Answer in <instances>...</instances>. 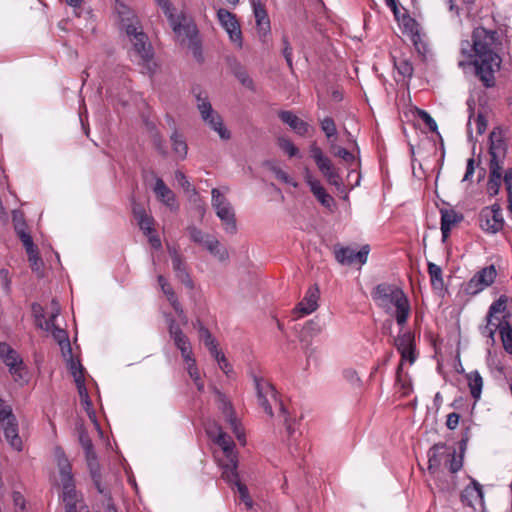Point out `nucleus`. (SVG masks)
Masks as SVG:
<instances>
[{
	"mask_svg": "<svg viewBox=\"0 0 512 512\" xmlns=\"http://www.w3.org/2000/svg\"><path fill=\"white\" fill-rule=\"evenodd\" d=\"M163 5L164 14L167 17L173 32L182 42L187 40L188 48L191 51L195 61L200 64L203 63L205 58L196 25L185 15L174 14L173 8H169L167 3H163Z\"/></svg>",
	"mask_w": 512,
	"mask_h": 512,
	"instance_id": "4",
	"label": "nucleus"
},
{
	"mask_svg": "<svg viewBox=\"0 0 512 512\" xmlns=\"http://www.w3.org/2000/svg\"><path fill=\"white\" fill-rule=\"evenodd\" d=\"M482 488L478 483L474 482L473 486H468L464 489L461 494L462 501L471 502L469 498H482Z\"/></svg>",
	"mask_w": 512,
	"mask_h": 512,
	"instance_id": "47",
	"label": "nucleus"
},
{
	"mask_svg": "<svg viewBox=\"0 0 512 512\" xmlns=\"http://www.w3.org/2000/svg\"><path fill=\"white\" fill-rule=\"evenodd\" d=\"M170 139L174 153L180 159H184L187 155L188 147L182 135H180L177 130H174L170 136Z\"/></svg>",
	"mask_w": 512,
	"mask_h": 512,
	"instance_id": "38",
	"label": "nucleus"
},
{
	"mask_svg": "<svg viewBox=\"0 0 512 512\" xmlns=\"http://www.w3.org/2000/svg\"><path fill=\"white\" fill-rule=\"evenodd\" d=\"M321 130L324 132L328 141H336L337 127L332 117H325L320 121Z\"/></svg>",
	"mask_w": 512,
	"mask_h": 512,
	"instance_id": "43",
	"label": "nucleus"
},
{
	"mask_svg": "<svg viewBox=\"0 0 512 512\" xmlns=\"http://www.w3.org/2000/svg\"><path fill=\"white\" fill-rule=\"evenodd\" d=\"M207 435L222 449L228 461H234L237 457L234 448L235 443L233 439L222 428L216 424H210L206 427Z\"/></svg>",
	"mask_w": 512,
	"mask_h": 512,
	"instance_id": "15",
	"label": "nucleus"
},
{
	"mask_svg": "<svg viewBox=\"0 0 512 512\" xmlns=\"http://www.w3.org/2000/svg\"><path fill=\"white\" fill-rule=\"evenodd\" d=\"M474 124L476 126V131L478 134H483L486 129H487V121L485 119V117L482 115V114H479L475 119H474Z\"/></svg>",
	"mask_w": 512,
	"mask_h": 512,
	"instance_id": "64",
	"label": "nucleus"
},
{
	"mask_svg": "<svg viewBox=\"0 0 512 512\" xmlns=\"http://www.w3.org/2000/svg\"><path fill=\"white\" fill-rule=\"evenodd\" d=\"M506 296H500L496 301H494L489 307L488 314L490 317H496V314L502 313L506 309Z\"/></svg>",
	"mask_w": 512,
	"mask_h": 512,
	"instance_id": "50",
	"label": "nucleus"
},
{
	"mask_svg": "<svg viewBox=\"0 0 512 512\" xmlns=\"http://www.w3.org/2000/svg\"><path fill=\"white\" fill-rule=\"evenodd\" d=\"M217 19L221 27L226 31L230 41L238 48L243 47V36L240 23L235 14L226 9H219L217 11Z\"/></svg>",
	"mask_w": 512,
	"mask_h": 512,
	"instance_id": "11",
	"label": "nucleus"
},
{
	"mask_svg": "<svg viewBox=\"0 0 512 512\" xmlns=\"http://www.w3.org/2000/svg\"><path fill=\"white\" fill-rule=\"evenodd\" d=\"M304 179L307 185L310 187L312 194L315 198L326 208H331L334 204V199L329 195L321 182L314 178L308 168L304 171Z\"/></svg>",
	"mask_w": 512,
	"mask_h": 512,
	"instance_id": "22",
	"label": "nucleus"
},
{
	"mask_svg": "<svg viewBox=\"0 0 512 512\" xmlns=\"http://www.w3.org/2000/svg\"><path fill=\"white\" fill-rule=\"evenodd\" d=\"M503 223L499 206L493 205L491 208H486L482 211L480 220L482 230L494 234L502 229Z\"/></svg>",
	"mask_w": 512,
	"mask_h": 512,
	"instance_id": "20",
	"label": "nucleus"
},
{
	"mask_svg": "<svg viewBox=\"0 0 512 512\" xmlns=\"http://www.w3.org/2000/svg\"><path fill=\"white\" fill-rule=\"evenodd\" d=\"M236 487H237V491L239 493L241 501L244 502V504L246 505L247 508H251L253 502L249 496L247 487L244 484H242L240 481H236Z\"/></svg>",
	"mask_w": 512,
	"mask_h": 512,
	"instance_id": "55",
	"label": "nucleus"
},
{
	"mask_svg": "<svg viewBox=\"0 0 512 512\" xmlns=\"http://www.w3.org/2000/svg\"><path fill=\"white\" fill-rule=\"evenodd\" d=\"M2 360L5 363V365L9 367V371L14 377L15 381H25L23 361L20 355L15 350H13L12 353H9Z\"/></svg>",
	"mask_w": 512,
	"mask_h": 512,
	"instance_id": "29",
	"label": "nucleus"
},
{
	"mask_svg": "<svg viewBox=\"0 0 512 512\" xmlns=\"http://www.w3.org/2000/svg\"><path fill=\"white\" fill-rule=\"evenodd\" d=\"M500 333L505 351L512 354V328L507 321L504 322Z\"/></svg>",
	"mask_w": 512,
	"mask_h": 512,
	"instance_id": "45",
	"label": "nucleus"
},
{
	"mask_svg": "<svg viewBox=\"0 0 512 512\" xmlns=\"http://www.w3.org/2000/svg\"><path fill=\"white\" fill-rule=\"evenodd\" d=\"M222 477L227 482L236 486V481H239L237 473V457H235L234 461L227 460V463L223 465Z\"/></svg>",
	"mask_w": 512,
	"mask_h": 512,
	"instance_id": "42",
	"label": "nucleus"
},
{
	"mask_svg": "<svg viewBox=\"0 0 512 512\" xmlns=\"http://www.w3.org/2000/svg\"><path fill=\"white\" fill-rule=\"evenodd\" d=\"M254 380L259 405L263 408L266 414L272 417V403H278L280 406V412L283 416L284 424L286 426V431L290 437L294 436L296 431L294 423L292 422V419L290 418L289 413L287 412L284 405L281 402H278L274 387L262 378L255 377Z\"/></svg>",
	"mask_w": 512,
	"mask_h": 512,
	"instance_id": "5",
	"label": "nucleus"
},
{
	"mask_svg": "<svg viewBox=\"0 0 512 512\" xmlns=\"http://www.w3.org/2000/svg\"><path fill=\"white\" fill-rule=\"evenodd\" d=\"M216 394V402L218 409L221 411L223 416L225 417L226 421L229 423L233 433L235 434L236 438L242 443H245V434L243 432V429L241 427L240 422L236 418L234 414V410L232 407L231 402L228 400L225 394L220 392L219 390H215Z\"/></svg>",
	"mask_w": 512,
	"mask_h": 512,
	"instance_id": "14",
	"label": "nucleus"
},
{
	"mask_svg": "<svg viewBox=\"0 0 512 512\" xmlns=\"http://www.w3.org/2000/svg\"><path fill=\"white\" fill-rule=\"evenodd\" d=\"M417 113L418 117L426 124L430 131H437V124L428 112L425 110H418Z\"/></svg>",
	"mask_w": 512,
	"mask_h": 512,
	"instance_id": "57",
	"label": "nucleus"
},
{
	"mask_svg": "<svg viewBox=\"0 0 512 512\" xmlns=\"http://www.w3.org/2000/svg\"><path fill=\"white\" fill-rule=\"evenodd\" d=\"M279 118L300 136L306 135L309 131L310 125L291 111L280 112Z\"/></svg>",
	"mask_w": 512,
	"mask_h": 512,
	"instance_id": "28",
	"label": "nucleus"
},
{
	"mask_svg": "<svg viewBox=\"0 0 512 512\" xmlns=\"http://www.w3.org/2000/svg\"><path fill=\"white\" fill-rule=\"evenodd\" d=\"M394 66L398 72V74L403 78V80H410L414 73V67L410 60L406 57H399L394 59Z\"/></svg>",
	"mask_w": 512,
	"mask_h": 512,
	"instance_id": "37",
	"label": "nucleus"
},
{
	"mask_svg": "<svg viewBox=\"0 0 512 512\" xmlns=\"http://www.w3.org/2000/svg\"><path fill=\"white\" fill-rule=\"evenodd\" d=\"M184 362L187 365V372L189 376L194 381V383H198V381H200V373L198 371L194 356L191 357V360H184Z\"/></svg>",
	"mask_w": 512,
	"mask_h": 512,
	"instance_id": "56",
	"label": "nucleus"
},
{
	"mask_svg": "<svg viewBox=\"0 0 512 512\" xmlns=\"http://www.w3.org/2000/svg\"><path fill=\"white\" fill-rule=\"evenodd\" d=\"M403 33L407 35L412 42L416 52L419 55L425 56L428 49L425 41V35L422 33L420 24L409 15H405L401 21Z\"/></svg>",
	"mask_w": 512,
	"mask_h": 512,
	"instance_id": "12",
	"label": "nucleus"
},
{
	"mask_svg": "<svg viewBox=\"0 0 512 512\" xmlns=\"http://www.w3.org/2000/svg\"><path fill=\"white\" fill-rule=\"evenodd\" d=\"M270 170L273 172V174L275 175V177L280 180L281 182L285 183V184H289L293 187H297L298 186V183L296 181H294L285 171H283L280 167L276 166V165H272L270 167Z\"/></svg>",
	"mask_w": 512,
	"mask_h": 512,
	"instance_id": "49",
	"label": "nucleus"
},
{
	"mask_svg": "<svg viewBox=\"0 0 512 512\" xmlns=\"http://www.w3.org/2000/svg\"><path fill=\"white\" fill-rule=\"evenodd\" d=\"M467 441H468L467 436H465L464 438L461 439V441L459 443V454L458 455L454 454L452 456V458L450 459V471L451 472H457L462 468L463 458H464V454H465V451L467 448Z\"/></svg>",
	"mask_w": 512,
	"mask_h": 512,
	"instance_id": "40",
	"label": "nucleus"
},
{
	"mask_svg": "<svg viewBox=\"0 0 512 512\" xmlns=\"http://www.w3.org/2000/svg\"><path fill=\"white\" fill-rule=\"evenodd\" d=\"M28 254V260L31 264V267L34 271H39L42 266V260L39 257L38 249L37 247H33L32 250L26 251Z\"/></svg>",
	"mask_w": 512,
	"mask_h": 512,
	"instance_id": "53",
	"label": "nucleus"
},
{
	"mask_svg": "<svg viewBox=\"0 0 512 512\" xmlns=\"http://www.w3.org/2000/svg\"><path fill=\"white\" fill-rule=\"evenodd\" d=\"M496 275L497 272L494 265L484 267L469 281L468 291L472 294H476L484 290L494 282Z\"/></svg>",
	"mask_w": 512,
	"mask_h": 512,
	"instance_id": "21",
	"label": "nucleus"
},
{
	"mask_svg": "<svg viewBox=\"0 0 512 512\" xmlns=\"http://www.w3.org/2000/svg\"><path fill=\"white\" fill-rule=\"evenodd\" d=\"M234 74L243 86L250 90L254 89L253 80L243 68L239 67L237 70H235Z\"/></svg>",
	"mask_w": 512,
	"mask_h": 512,
	"instance_id": "52",
	"label": "nucleus"
},
{
	"mask_svg": "<svg viewBox=\"0 0 512 512\" xmlns=\"http://www.w3.org/2000/svg\"><path fill=\"white\" fill-rule=\"evenodd\" d=\"M55 459L59 469L60 482L63 483L74 480L71 464L64 451L59 447L55 449Z\"/></svg>",
	"mask_w": 512,
	"mask_h": 512,
	"instance_id": "31",
	"label": "nucleus"
},
{
	"mask_svg": "<svg viewBox=\"0 0 512 512\" xmlns=\"http://www.w3.org/2000/svg\"><path fill=\"white\" fill-rule=\"evenodd\" d=\"M448 468V447L445 444H435L428 452V472L435 486L440 492L445 493L446 470Z\"/></svg>",
	"mask_w": 512,
	"mask_h": 512,
	"instance_id": "6",
	"label": "nucleus"
},
{
	"mask_svg": "<svg viewBox=\"0 0 512 512\" xmlns=\"http://www.w3.org/2000/svg\"><path fill=\"white\" fill-rule=\"evenodd\" d=\"M18 237L23 243V246L25 247V250H32L33 247H36L33 243V239L31 235L27 231H20V233H17Z\"/></svg>",
	"mask_w": 512,
	"mask_h": 512,
	"instance_id": "61",
	"label": "nucleus"
},
{
	"mask_svg": "<svg viewBox=\"0 0 512 512\" xmlns=\"http://www.w3.org/2000/svg\"><path fill=\"white\" fill-rule=\"evenodd\" d=\"M0 425L9 445L14 450L21 451L23 443L19 436L18 422L11 406L0 407Z\"/></svg>",
	"mask_w": 512,
	"mask_h": 512,
	"instance_id": "9",
	"label": "nucleus"
},
{
	"mask_svg": "<svg viewBox=\"0 0 512 512\" xmlns=\"http://www.w3.org/2000/svg\"><path fill=\"white\" fill-rule=\"evenodd\" d=\"M474 65L476 75L486 87L495 85V73L500 70L502 59L500 52L503 43L495 30L477 27L473 31Z\"/></svg>",
	"mask_w": 512,
	"mask_h": 512,
	"instance_id": "1",
	"label": "nucleus"
},
{
	"mask_svg": "<svg viewBox=\"0 0 512 512\" xmlns=\"http://www.w3.org/2000/svg\"><path fill=\"white\" fill-rule=\"evenodd\" d=\"M76 385H77V389H78V392H79V395H80V398H81V402L88 409L91 406V401L89 399V395H88L87 389L85 387V383H84V381H82V382H80V383H78Z\"/></svg>",
	"mask_w": 512,
	"mask_h": 512,
	"instance_id": "60",
	"label": "nucleus"
},
{
	"mask_svg": "<svg viewBox=\"0 0 512 512\" xmlns=\"http://www.w3.org/2000/svg\"><path fill=\"white\" fill-rule=\"evenodd\" d=\"M91 476L98 492L100 494H104L105 496L108 495L105 487L101 483L100 473L97 470L91 469Z\"/></svg>",
	"mask_w": 512,
	"mask_h": 512,
	"instance_id": "62",
	"label": "nucleus"
},
{
	"mask_svg": "<svg viewBox=\"0 0 512 512\" xmlns=\"http://www.w3.org/2000/svg\"><path fill=\"white\" fill-rule=\"evenodd\" d=\"M394 345L401 354V363L397 368V379H400V373L404 362L413 364L417 358L415 352V338L410 331L401 332L394 338Z\"/></svg>",
	"mask_w": 512,
	"mask_h": 512,
	"instance_id": "10",
	"label": "nucleus"
},
{
	"mask_svg": "<svg viewBox=\"0 0 512 512\" xmlns=\"http://www.w3.org/2000/svg\"><path fill=\"white\" fill-rule=\"evenodd\" d=\"M329 150L335 157L342 159L349 167L354 166L357 162L356 156L346 148L338 146L335 140L329 142Z\"/></svg>",
	"mask_w": 512,
	"mask_h": 512,
	"instance_id": "35",
	"label": "nucleus"
},
{
	"mask_svg": "<svg viewBox=\"0 0 512 512\" xmlns=\"http://www.w3.org/2000/svg\"><path fill=\"white\" fill-rule=\"evenodd\" d=\"M489 153L491 156L490 164L504 166V160L507 153V144L504 131L501 128H494L490 133Z\"/></svg>",
	"mask_w": 512,
	"mask_h": 512,
	"instance_id": "18",
	"label": "nucleus"
},
{
	"mask_svg": "<svg viewBox=\"0 0 512 512\" xmlns=\"http://www.w3.org/2000/svg\"><path fill=\"white\" fill-rule=\"evenodd\" d=\"M79 440H80L82 447L84 448V450L86 452L87 457L88 458H90L92 456L94 457L93 444H92L90 437L86 433H81Z\"/></svg>",
	"mask_w": 512,
	"mask_h": 512,
	"instance_id": "58",
	"label": "nucleus"
},
{
	"mask_svg": "<svg viewBox=\"0 0 512 512\" xmlns=\"http://www.w3.org/2000/svg\"><path fill=\"white\" fill-rule=\"evenodd\" d=\"M62 500L66 512H89L81 494L76 490L74 480L61 483Z\"/></svg>",
	"mask_w": 512,
	"mask_h": 512,
	"instance_id": "17",
	"label": "nucleus"
},
{
	"mask_svg": "<svg viewBox=\"0 0 512 512\" xmlns=\"http://www.w3.org/2000/svg\"><path fill=\"white\" fill-rule=\"evenodd\" d=\"M153 191L158 200L163 202L170 209H177L175 203V194L173 191L164 183L161 178H156Z\"/></svg>",
	"mask_w": 512,
	"mask_h": 512,
	"instance_id": "27",
	"label": "nucleus"
},
{
	"mask_svg": "<svg viewBox=\"0 0 512 512\" xmlns=\"http://www.w3.org/2000/svg\"><path fill=\"white\" fill-rule=\"evenodd\" d=\"M199 335L200 339L204 342L205 346L209 349V351L216 352L217 342L215 338H213L210 331L201 323L199 325Z\"/></svg>",
	"mask_w": 512,
	"mask_h": 512,
	"instance_id": "44",
	"label": "nucleus"
},
{
	"mask_svg": "<svg viewBox=\"0 0 512 512\" xmlns=\"http://www.w3.org/2000/svg\"><path fill=\"white\" fill-rule=\"evenodd\" d=\"M175 179L184 190L189 191L191 189V184L183 172L176 171Z\"/></svg>",
	"mask_w": 512,
	"mask_h": 512,
	"instance_id": "63",
	"label": "nucleus"
},
{
	"mask_svg": "<svg viewBox=\"0 0 512 512\" xmlns=\"http://www.w3.org/2000/svg\"><path fill=\"white\" fill-rule=\"evenodd\" d=\"M197 109L200 112L202 120L213 130L222 140L231 138L230 131L223 123L222 117L212 108L206 93L199 92L196 94Z\"/></svg>",
	"mask_w": 512,
	"mask_h": 512,
	"instance_id": "7",
	"label": "nucleus"
},
{
	"mask_svg": "<svg viewBox=\"0 0 512 512\" xmlns=\"http://www.w3.org/2000/svg\"><path fill=\"white\" fill-rule=\"evenodd\" d=\"M216 215L224 225L225 231L230 234H234L237 231L236 218L231 203L228 202L225 205L215 209Z\"/></svg>",
	"mask_w": 512,
	"mask_h": 512,
	"instance_id": "26",
	"label": "nucleus"
},
{
	"mask_svg": "<svg viewBox=\"0 0 512 512\" xmlns=\"http://www.w3.org/2000/svg\"><path fill=\"white\" fill-rule=\"evenodd\" d=\"M428 273L430 276V282L434 291L438 293L440 297H444L445 287L442 268L432 262L428 263Z\"/></svg>",
	"mask_w": 512,
	"mask_h": 512,
	"instance_id": "32",
	"label": "nucleus"
},
{
	"mask_svg": "<svg viewBox=\"0 0 512 512\" xmlns=\"http://www.w3.org/2000/svg\"><path fill=\"white\" fill-rule=\"evenodd\" d=\"M49 331L51 332L54 340L60 345L63 355H65L66 350L68 354L71 355V345L67 332L56 325L51 326Z\"/></svg>",
	"mask_w": 512,
	"mask_h": 512,
	"instance_id": "36",
	"label": "nucleus"
},
{
	"mask_svg": "<svg viewBox=\"0 0 512 512\" xmlns=\"http://www.w3.org/2000/svg\"><path fill=\"white\" fill-rule=\"evenodd\" d=\"M69 369L74 377L76 384L84 381L83 367L79 361H75L74 359L70 358Z\"/></svg>",
	"mask_w": 512,
	"mask_h": 512,
	"instance_id": "51",
	"label": "nucleus"
},
{
	"mask_svg": "<svg viewBox=\"0 0 512 512\" xmlns=\"http://www.w3.org/2000/svg\"><path fill=\"white\" fill-rule=\"evenodd\" d=\"M282 42H283V45H284L283 56H284V58H285V60L287 62V65L289 66V68L292 69V67H293L292 47L290 46L289 41H288L286 36H284L282 38Z\"/></svg>",
	"mask_w": 512,
	"mask_h": 512,
	"instance_id": "59",
	"label": "nucleus"
},
{
	"mask_svg": "<svg viewBox=\"0 0 512 512\" xmlns=\"http://www.w3.org/2000/svg\"><path fill=\"white\" fill-rule=\"evenodd\" d=\"M256 27L260 36H266L270 30V20L262 0H250Z\"/></svg>",
	"mask_w": 512,
	"mask_h": 512,
	"instance_id": "23",
	"label": "nucleus"
},
{
	"mask_svg": "<svg viewBox=\"0 0 512 512\" xmlns=\"http://www.w3.org/2000/svg\"><path fill=\"white\" fill-rule=\"evenodd\" d=\"M309 152L311 158L314 160L319 172L326 179V181L340 189L343 186V181L340 175V170L337 168L332 160L325 155L322 148L316 142L309 145Z\"/></svg>",
	"mask_w": 512,
	"mask_h": 512,
	"instance_id": "8",
	"label": "nucleus"
},
{
	"mask_svg": "<svg viewBox=\"0 0 512 512\" xmlns=\"http://www.w3.org/2000/svg\"><path fill=\"white\" fill-rule=\"evenodd\" d=\"M211 196H212L211 204H212V207L214 210L218 209L219 207H221L229 202L227 200V198L225 196H223L221 194L220 190L217 188L212 189Z\"/></svg>",
	"mask_w": 512,
	"mask_h": 512,
	"instance_id": "54",
	"label": "nucleus"
},
{
	"mask_svg": "<svg viewBox=\"0 0 512 512\" xmlns=\"http://www.w3.org/2000/svg\"><path fill=\"white\" fill-rule=\"evenodd\" d=\"M278 145L285 153L289 155V157H295L299 155V149L288 138H279Z\"/></svg>",
	"mask_w": 512,
	"mask_h": 512,
	"instance_id": "48",
	"label": "nucleus"
},
{
	"mask_svg": "<svg viewBox=\"0 0 512 512\" xmlns=\"http://www.w3.org/2000/svg\"><path fill=\"white\" fill-rule=\"evenodd\" d=\"M115 10L118 14L120 29L125 32L132 45L129 51L130 59L148 73H153L155 68L153 48L137 15L119 1L116 2Z\"/></svg>",
	"mask_w": 512,
	"mask_h": 512,
	"instance_id": "2",
	"label": "nucleus"
},
{
	"mask_svg": "<svg viewBox=\"0 0 512 512\" xmlns=\"http://www.w3.org/2000/svg\"><path fill=\"white\" fill-rule=\"evenodd\" d=\"M190 239L200 245H203L211 254L223 261L228 258V253L220 247V242L213 236L205 234L195 226L187 228Z\"/></svg>",
	"mask_w": 512,
	"mask_h": 512,
	"instance_id": "13",
	"label": "nucleus"
},
{
	"mask_svg": "<svg viewBox=\"0 0 512 512\" xmlns=\"http://www.w3.org/2000/svg\"><path fill=\"white\" fill-rule=\"evenodd\" d=\"M369 252V245L362 246L359 251L349 247H335L334 250L336 260L342 265H363L367 262Z\"/></svg>",
	"mask_w": 512,
	"mask_h": 512,
	"instance_id": "19",
	"label": "nucleus"
},
{
	"mask_svg": "<svg viewBox=\"0 0 512 512\" xmlns=\"http://www.w3.org/2000/svg\"><path fill=\"white\" fill-rule=\"evenodd\" d=\"M467 378L472 397L476 400L479 399L481 396L483 386L482 377L477 371H474L468 374Z\"/></svg>",
	"mask_w": 512,
	"mask_h": 512,
	"instance_id": "41",
	"label": "nucleus"
},
{
	"mask_svg": "<svg viewBox=\"0 0 512 512\" xmlns=\"http://www.w3.org/2000/svg\"><path fill=\"white\" fill-rule=\"evenodd\" d=\"M133 214L137 224L145 235H150L152 232H154V219L152 216L145 212L143 207L135 205L133 207Z\"/></svg>",
	"mask_w": 512,
	"mask_h": 512,
	"instance_id": "33",
	"label": "nucleus"
},
{
	"mask_svg": "<svg viewBox=\"0 0 512 512\" xmlns=\"http://www.w3.org/2000/svg\"><path fill=\"white\" fill-rule=\"evenodd\" d=\"M168 252L172 259V267L175 272V276L179 279V281H181L182 284L192 289L193 281L190 278V275L186 268V264L183 261L182 257L175 248L169 247Z\"/></svg>",
	"mask_w": 512,
	"mask_h": 512,
	"instance_id": "24",
	"label": "nucleus"
},
{
	"mask_svg": "<svg viewBox=\"0 0 512 512\" xmlns=\"http://www.w3.org/2000/svg\"><path fill=\"white\" fill-rule=\"evenodd\" d=\"M319 289L316 285L310 286L304 298L294 309L300 316L309 315L318 308Z\"/></svg>",
	"mask_w": 512,
	"mask_h": 512,
	"instance_id": "25",
	"label": "nucleus"
},
{
	"mask_svg": "<svg viewBox=\"0 0 512 512\" xmlns=\"http://www.w3.org/2000/svg\"><path fill=\"white\" fill-rule=\"evenodd\" d=\"M167 323L169 335L176 348L180 351L183 360H191L193 351L189 338L184 334L179 325H177L173 317L167 316Z\"/></svg>",
	"mask_w": 512,
	"mask_h": 512,
	"instance_id": "16",
	"label": "nucleus"
},
{
	"mask_svg": "<svg viewBox=\"0 0 512 512\" xmlns=\"http://www.w3.org/2000/svg\"><path fill=\"white\" fill-rule=\"evenodd\" d=\"M375 304L396 320L402 328L407 323L411 308L404 291L394 284L380 283L371 292Z\"/></svg>",
	"mask_w": 512,
	"mask_h": 512,
	"instance_id": "3",
	"label": "nucleus"
},
{
	"mask_svg": "<svg viewBox=\"0 0 512 512\" xmlns=\"http://www.w3.org/2000/svg\"><path fill=\"white\" fill-rule=\"evenodd\" d=\"M487 324L483 327H481V334L484 337L491 338L494 340V334L497 331L498 328L500 330L502 327H504V323L498 318V317H490L489 315L486 316Z\"/></svg>",
	"mask_w": 512,
	"mask_h": 512,
	"instance_id": "39",
	"label": "nucleus"
},
{
	"mask_svg": "<svg viewBox=\"0 0 512 512\" xmlns=\"http://www.w3.org/2000/svg\"><path fill=\"white\" fill-rule=\"evenodd\" d=\"M52 306V312L49 316V319L45 320L44 322L39 323V327L44 330H50L51 326L55 325V319L60 314V306L56 300H52L51 302Z\"/></svg>",
	"mask_w": 512,
	"mask_h": 512,
	"instance_id": "46",
	"label": "nucleus"
},
{
	"mask_svg": "<svg viewBox=\"0 0 512 512\" xmlns=\"http://www.w3.org/2000/svg\"><path fill=\"white\" fill-rule=\"evenodd\" d=\"M504 166L498 164H489V179L487 182V193L495 196L499 193L502 183V170Z\"/></svg>",
	"mask_w": 512,
	"mask_h": 512,
	"instance_id": "30",
	"label": "nucleus"
},
{
	"mask_svg": "<svg viewBox=\"0 0 512 512\" xmlns=\"http://www.w3.org/2000/svg\"><path fill=\"white\" fill-rule=\"evenodd\" d=\"M438 180L439 177L437 176L435 185H436V197L441 202V205L438 201H436V206L439 209V212L441 214V232H442V240L445 242L448 239V208L446 206V202L443 198H441L439 193V187H438Z\"/></svg>",
	"mask_w": 512,
	"mask_h": 512,
	"instance_id": "34",
	"label": "nucleus"
}]
</instances>
